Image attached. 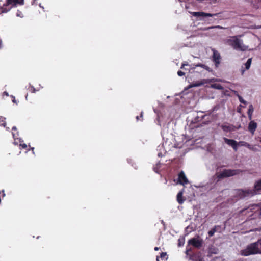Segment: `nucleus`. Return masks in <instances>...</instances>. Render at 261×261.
<instances>
[{
    "mask_svg": "<svg viewBox=\"0 0 261 261\" xmlns=\"http://www.w3.org/2000/svg\"><path fill=\"white\" fill-rule=\"evenodd\" d=\"M261 239L257 241L248 244L246 247L240 251V254L243 256H248L252 255L261 254V249L259 248V244Z\"/></svg>",
    "mask_w": 261,
    "mask_h": 261,
    "instance_id": "obj_1",
    "label": "nucleus"
},
{
    "mask_svg": "<svg viewBox=\"0 0 261 261\" xmlns=\"http://www.w3.org/2000/svg\"><path fill=\"white\" fill-rule=\"evenodd\" d=\"M224 43L237 50L245 51L248 49V47L243 44V40L237 36L230 37L224 41Z\"/></svg>",
    "mask_w": 261,
    "mask_h": 261,
    "instance_id": "obj_2",
    "label": "nucleus"
},
{
    "mask_svg": "<svg viewBox=\"0 0 261 261\" xmlns=\"http://www.w3.org/2000/svg\"><path fill=\"white\" fill-rule=\"evenodd\" d=\"M243 172L240 169H224L220 173H217L216 176L218 180L222 178L238 175Z\"/></svg>",
    "mask_w": 261,
    "mask_h": 261,
    "instance_id": "obj_3",
    "label": "nucleus"
},
{
    "mask_svg": "<svg viewBox=\"0 0 261 261\" xmlns=\"http://www.w3.org/2000/svg\"><path fill=\"white\" fill-rule=\"evenodd\" d=\"M203 244V240L199 236H196L188 240V244L196 248H201Z\"/></svg>",
    "mask_w": 261,
    "mask_h": 261,
    "instance_id": "obj_4",
    "label": "nucleus"
},
{
    "mask_svg": "<svg viewBox=\"0 0 261 261\" xmlns=\"http://www.w3.org/2000/svg\"><path fill=\"white\" fill-rule=\"evenodd\" d=\"M212 51L213 52V60L215 62L216 66L218 67L221 60L220 54L214 48H212Z\"/></svg>",
    "mask_w": 261,
    "mask_h": 261,
    "instance_id": "obj_5",
    "label": "nucleus"
},
{
    "mask_svg": "<svg viewBox=\"0 0 261 261\" xmlns=\"http://www.w3.org/2000/svg\"><path fill=\"white\" fill-rule=\"evenodd\" d=\"M191 14L195 17H213V16H218L220 13H215V14H211V13H205L203 12H192Z\"/></svg>",
    "mask_w": 261,
    "mask_h": 261,
    "instance_id": "obj_6",
    "label": "nucleus"
},
{
    "mask_svg": "<svg viewBox=\"0 0 261 261\" xmlns=\"http://www.w3.org/2000/svg\"><path fill=\"white\" fill-rule=\"evenodd\" d=\"M224 140L227 144L231 146L235 151L237 150L238 143L237 141L234 140L227 139L226 138H224Z\"/></svg>",
    "mask_w": 261,
    "mask_h": 261,
    "instance_id": "obj_7",
    "label": "nucleus"
},
{
    "mask_svg": "<svg viewBox=\"0 0 261 261\" xmlns=\"http://www.w3.org/2000/svg\"><path fill=\"white\" fill-rule=\"evenodd\" d=\"M179 182L181 185H185L188 183V180L183 171H181L178 175Z\"/></svg>",
    "mask_w": 261,
    "mask_h": 261,
    "instance_id": "obj_8",
    "label": "nucleus"
},
{
    "mask_svg": "<svg viewBox=\"0 0 261 261\" xmlns=\"http://www.w3.org/2000/svg\"><path fill=\"white\" fill-rule=\"evenodd\" d=\"M245 198L252 197L256 195L254 189H244Z\"/></svg>",
    "mask_w": 261,
    "mask_h": 261,
    "instance_id": "obj_9",
    "label": "nucleus"
},
{
    "mask_svg": "<svg viewBox=\"0 0 261 261\" xmlns=\"http://www.w3.org/2000/svg\"><path fill=\"white\" fill-rule=\"evenodd\" d=\"M253 189L256 194H259L261 192V179L255 182Z\"/></svg>",
    "mask_w": 261,
    "mask_h": 261,
    "instance_id": "obj_10",
    "label": "nucleus"
},
{
    "mask_svg": "<svg viewBox=\"0 0 261 261\" xmlns=\"http://www.w3.org/2000/svg\"><path fill=\"white\" fill-rule=\"evenodd\" d=\"M257 127V123L254 121H251L249 123L248 130L252 134H254V132Z\"/></svg>",
    "mask_w": 261,
    "mask_h": 261,
    "instance_id": "obj_11",
    "label": "nucleus"
},
{
    "mask_svg": "<svg viewBox=\"0 0 261 261\" xmlns=\"http://www.w3.org/2000/svg\"><path fill=\"white\" fill-rule=\"evenodd\" d=\"M235 194L236 197L243 199L245 198L244 189H237L235 190Z\"/></svg>",
    "mask_w": 261,
    "mask_h": 261,
    "instance_id": "obj_12",
    "label": "nucleus"
},
{
    "mask_svg": "<svg viewBox=\"0 0 261 261\" xmlns=\"http://www.w3.org/2000/svg\"><path fill=\"white\" fill-rule=\"evenodd\" d=\"M218 249L214 247L211 246L208 249V256H211L212 254H216L218 253Z\"/></svg>",
    "mask_w": 261,
    "mask_h": 261,
    "instance_id": "obj_13",
    "label": "nucleus"
},
{
    "mask_svg": "<svg viewBox=\"0 0 261 261\" xmlns=\"http://www.w3.org/2000/svg\"><path fill=\"white\" fill-rule=\"evenodd\" d=\"M252 3L253 6L256 8L261 7V0H252Z\"/></svg>",
    "mask_w": 261,
    "mask_h": 261,
    "instance_id": "obj_14",
    "label": "nucleus"
},
{
    "mask_svg": "<svg viewBox=\"0 0 261 261\" xmlns=\"http://www.w3.org/2000/svg\"><path fill=\"white\" fill-rule=\"evenodd\" d=\"M182 194V191H180L177 195V200L180 204L182 203L184 201V200L181 198Z\"/></svg>",
    "mask_w": 261,
    "mask_h": 261,
    "instance_id": "obj_15",
    "label": "nucleus"
},
{
    "mask_svg": "<svg viewBox=\"0 0 261 261\" xmlns=\"http://www.w3.org/2000/svg\"><path fill=\"white\" fill-rule=\"evenodd\" d=\"M204 84V82H197L195 83H193L189 85L188 88H191L192 87H198L201 86Z\"/></svg>",
    "mask_w": 261,
    "mask_h": 261,
    "instance_id": "obj_16",
    "label": "nucleus"
},
{
    "mask_svg": "<svg viewBox=\"0 0 261 261\" xmlns=\"http://www.w3.org/2000/svg\"><path fill=\"white\" fill-rule=\"evenodd\" d=\"M220 227L219 226H215L214 227L208 232V236L212 237L214 233L217 231V228Z\"/></svg>",
    "mask_w": 261,
    "mask_h": 261,
    "instance_id": "obj_17",
    "label": "nucleus"
},
{
    "mask_svg": "<svg viewBox=\"0 0 261 261\" xmlns=\"http://www.w3.org/2000/svg\"><path fill=\"white\" fill-rule=\"evenodd\" d=\"M13 132H12V135L13 136V138L15 139L16 137L18 136V132L17 130V128L16 126H13L12 128Z\"/></svg>",
    "mask_w": 261,
    "mask_h": 261,
    "instance_id": "obj_18",
    "label": "nucleus"
},
{
    "mask_svg": "<svg viewBox=\"0 0 261 261\" xmlns=\"http://www.w3.org/2000/svg\"><path fill=\"white\" fill-rule=\"evenodd\" d=\"M211 87L214 89L222 90L223 89V87L219 84H212Z\"/></svg>",
    "mask_w": 261,
    "mask_h": 261,
    "instance_id": "obj_19",
    "label": "nucleus"
},
{
    "mask_svg": "<svg viewBox=\"0 0 261 261\" xmlns=\"http://www.w3.org/2000/svg\"><path fill=\"white\" fill-rule=\"evenodd\" d=\"M0 125L6 127V118L3 116H0Z\"/></svg>",
    "mask_w": 261,
    "mask_h": 261,
    "instance_id": "obj_20",
    "label": "nucleus"
},
{
    "mask_svg": "<svg viewBox=\"0 0 261 261\" xmlns=\"http://www.w3.org/2000/svg\"><path fill=\"white\" fill-rule=\"evenodd\" d=\"M252 59L251 58H249L248 59L247 62L245 64V68L246 69H249L251 64Z\"/></svg>",
    "mask_w": 261,
    "mask_h": 261,
    "instance_id": "obj_21",
    "label": "nucleus"
},
{
    "mask_svg": "<svg viewBox=\"0 0 261 261\" xmlns=\"http://www.w3.org/2000/svg\"><path fill=\"white\" fill-rule=\"evenodd\" d=\"M195 66L196 67H201L205 69V70H207L208 71H210V68L208 66H207L204 65V64H198L197 65H195Z\"/></svg>",
    "mask_w": 261,
    "mask_h": 261,
    "instance_id": "obj_22",
    "label": "nucleus"
},
{
    "mask_svg": "<svg viewBox=\"0 0 261 261\" xmlns=\"http://www.w3.org/2000/svg\"><path fill=\"white\" fill-rule=\"evenodd\" d=\"M213 28L223 29V27H221V26H220V25L211 26V27H207V28H203V29H202V30H203V31H206V30H208L209 29H213Z\"/></svg>",
    "mask_w": 261,
    "mask_h": 261,
    "instance_id": "obj_23",
    "label": "nucleus"
},
{
    "mask_svg": "<svg viewBox=\"0 0 261 261\" xmlns=\"http://www.w3.org/2000/svg\"><path fill=\"white\" fill-rule=\"evenodd\" d=\"M178 246H182L185 244V239L184 238L179 239L178 240Z\"/></svg>",
    "mask_w": 261,
    "mask_h": 261,
    "instance_id": "obj_24",
    "label": "nucleus"
},
{
    "mask_svg": "<svg viewBox=\"0 0 261 261\" xmlns=\"http://www.w3.org/2000/svg\"><path fill=\"white\" fill-rule=\"evenodd\" d=\"M238 98L240 102L244 104H246L247 103L246 101H245L240 95H238Z\"/></svg>",
    "mask_w": 261,
    "mask_h": 261,
    "instance_id": "obj_25",
    "label": "nucleus"
},
{
    "mask_svg": "<svg viewBox=\"0 0 261 261\" xmlns=\"http://www.w3.org/2000/svg\"><path fill=\"white\" fill-rule=\"evenodd\" d=\"M177 74L179 76H182L184 75L185 74V73L181 71H178L177 72Z\"/></svg>",
    "mask_w": 261,
    "mask_h": 261,
    "instance_id": "obj_26",
    "label": "nucleus"
},
{
    "mask_svg": "<svg viewBox=\"0 0 261 261\" xmlns=\"http://www.w3.org/2000/svg\"><path fill=\"white\" fill-rule=\"evenodd\" d=\"M167 255V253L166 252H162L160 254V257L163 258L165 257Z\"/></svg>",
    "mask_w": 261,
    "mask_h": 261,
    "instance_id": "obj_27",
    "label": "nucleus"
},
{
    "mask_svg": "<svg viewBox=\"0 0 261 261\" xmlns=\"http://www.w3.org/2000/svg\"><path fill=\"white\" fill-rule=\"evenodd\" d=\"M244 146L247 147L249 149H252L251 145L248 143H244Z\"/></svg>",
    "mask_w": 261,
    "mask_h": 261,
    "instance_id": "obj_28",
    "label": "nucleus"
},
{
    "mask_svg": "<svg viewBox=\"0 0 261 261\" xmlns=\"http://www.w3.org/2000/svg\"><path fill=\"white\" fill-rule=\"evenodd\" d=\"M252 111H253V107H252V106L251 105V106H250L249 109L248 110V114H249L250 113H252Z\"/></svg>",
    "mask_w": 261,
    "mask_h": 261,
    "instance_id": "obj_29",
    "label": "nucleus"
},
{
    "mask_svg": "<svg viewBox=\"0 0 261 261\" xmlns=\"http://www.w3.org/2000/svg\"><path fill=\"white\" fill-rule=\"evenodd\" d=\"M20 146L24 149H25L27 147V146L25 144H21Z\"/></svg>",
    "mask_w": 261,
    "mask_h": 261,
    "instance_id": "obj_30",
    "label": "nucleus"
},
{
    "mask_svg": "<svg viewBox=\"0 0 261 261\" xmlns=\"http://www.w3.org/2000/svg\"><path fill=\"white\" fill-rule=\"evenodd\" d=\"M30 88H31V91L32 92H35V88H34V87L31 86Z\"/></svg>",
    "mask_w": 261,
    "mask_h": 261,
    "instance_id": "obj_31",
    "label": "nucleus"
},
{
    "mask_svg": "<svg viewBox=\"0 0 261 261\" xmlns=\"http://www.w3.org/2000/svg\"><path fill=\"white\" fill-rule=\"evenodd\" d=\"M191 249L187 248L186 251V254L188 255L189 253V252L191 251Z\"/></svg>",
    "mask_w": 261,
    "mask_h": 261,
    "instance_id": "obj_32",
    "label": "nucleus"
},
{
    "mask_svg": "<svg viewBox=\"0 0 261 261\" xmlns=\"http://www.w3.org/2000/svg\"><path fill=\"white\" fill-rule=\"evenodd\" d=\"M189 64L187 62H185L184 63H182V66H188Z\"/></svg>",
    "mask_w": 261,
    "mask_h": 261,
    "instance_id": "obj_33",
    "label": "nucleus"
},
{
    "mask_svg": "<svg viewBox=\"0 0 261 261\" xmlns=\"http://www.w3.org/2000/svg\"><path fill=\"white\" fill-rule=\"evenodd\" d=\"M244 143H246L245 142H243V141H241L239 142V143L242 145V146H244Z\"/></svg>",
    "mask_w": 261,
    "mask_h": 261,
    "instance_id": "obj_34",
    "label": "nucleus"
},
{
    "mask_svg": "<svg viewBox=\"0 0 261 261\" xmlns=\"http://www.w3.org/2000/svg\"><path fill=\"white\" fill-rule=\"evenodd\" d=\"M12 97H13V100H12L13 102L14 103H17L16 100H15V97L14 96H13Z\"/></svg>",
    "mask_w": 261,
    "mask_h": 261,
    "instance_id": "obj_35",
    "label": "nucleus"
},
{
    "mask_svg": "<svg viewBox=\"0 0 261 261\" xmlns=\"http://www.w3.org/2000/svg\"><path fill=\"white\" fill-rule=\"evenodd\" d=\"M233 92H234L235 95H237L238 97V95H239L237 91H233Z\"/></svg>",
    "mask_w": 261,
    "mask_h": 261,
    "instance_id": "obj_36",
    "label": "nucleus"
},
{
    "mask_svg": "<svg viewBox=\"0 0 261 261\" xmlns=\"http://www.w3.org/2000/svg\"><path fill=\"white\" fill-rule=\"evenodd\" d=\"M197 261H204L203 258H199Z\"/></svg>",
    "mask_w": 261,
    "mask_h": 261,
    "instance_id": "obj_37",
    "label": "nucleus"
},
{
    "mask_svg": "<svg viewBox=\"0 0 261 261\" xmlns=\"http://www.w3.org/2000/svg\"><path fill=\"white\" fill-rule=\"evenodd\" d=\"M212 81H220V80H218V79H213L212 80Z\"/></svg>",
    "mask_w": 261,
    "mask_h": 261,
    "instance_id": "obj_38",
    "label": "nucleus"
},
{
    "mask_svg": "<svg viewBox=\"0 0 261 261\" xmlns=\"http://www.w3.org/2000/svg\"><path fill=\"white\" fill-rule=\"evenodd\" d=\"M2 193H3V196H5V192H4V190H2Z\"/></svg>",
    "mask_w": 261,
    "mask_h": 261,
    "instance_id": "obj_39",
    "label": "nucleus"
},
{
    "mask_svg": "<svg viewBox=\"0 0 261 261\" xmlns=\"http://www.w3.org/2000/svg\"><path fill=\"white\" fill-rule=\"evenodd\" d=\"M159 248L158 247H155L154 248V250H155V251H158V250H159Z\"/></svg>",
    "mask_w": 261,
    "mask_h": 261,
    "instance_id": "obj_40",
    "label": "nucleus"
},
{
    "mask_svg": "<svg viewBox=\"0 0 261 261\" xmlns=\"http://www.w3.org/2000/svg\"><path fill=\"white\" fill-rule=\"evenodd\" d=\"M37 0H33V2H32V4H35V1H36Z\"/></svg>",
    "mask_w": 261,
    "mask_h": 261,
    "instance_id": "obj_41",
    "label": "nucleus"
},
{
    "mask_svg": "<svg viewBox=\"0 0 261 261\" xmlns=\"http://www.w3.org/2000/svg\"><path fill=\"white\" fill-rule=\"evenodd\" d=\"M259 214V215H261V205H260V207Z\"/></svg>",
    "mask_w": 261,
    "mask_h": 261,
    "instance_id": "obj_42",
    "label": "nucleus"
},
{
    "mask_svg": "<svg viewBox=\"0 0 261 261\" xmlns=\"http://www.w3.org/2000/svg\"><path fill=\"white\" fill-rule=\"evenodd\" d=\"M4 94H5V95H6L7 96L8 95V93L7 92H4Z\"/></svg>",
    "mask_w": 261,
    "mask_h": 261,
    "instance_id": "obj_43",
    "label": "nucleus"
},
{
    "mask_svg": "<svg viewBox=\"0 0 261 261\" xmlns=\"http://www.w3.org/2000/svg\"><path fill=\"white\" fill-rule=\"evenodd\" d=\"M142 115H143V112H142L141 113V117H142Z\"/></svg>",
    "mask_w": 261,
    "mask_h": 261,
    "instance_id": "obj_44",
    "label": "nucleus"
},
{
    "mask_svg": "<svg viewBox=\"0 0 261 261\" xmlns=\"http://www.w3.org/2000/svg\"><path fill=\"white\" fill-rule=\"evenodd\" d=\"M156 261H159V257H156Z\"/></svg>",
    "mask_w": 261,
    "mask_h": 261,
    "instance_id": "obj_45",
    "label": "nucleus"
},
{
    "mask_svg": "<svg viewBox=\"0 0 261 261\" xmlns=\"http://www.w3.org/2000/svg\"><path fill=\"white\" fill-rule=\"evenodd\" d=\"M184 67H185V66H182V65L180 68H181V69H182Z\"/></svg>",
    "mask_w": 261,
    "mask_h": 261,
    "instance_id": "obj_46",
    "label": "nucleus"
},
{
    "mask_svg": "<svg viewBox=\"0 0 261 261\" xmlns=\"http://www.w3.org/2000/svg\"><path fill=\"white\" fill-rule=\"evenodd\" d=\"M136 119H137V120H138V119H139V117H138V116H137V117H136Z\"/></svg>",
    "mask_w": 261,
    "mask_h": 261,
    "instance_id": "obj_47",
    "label": "nucleus"
},
{
    "mask_svg": "<svg viewBox=\"0 0 261 261\" xmlns=\"http://www.w3.org/2000/svg\"><path fill=\"white\" fill-rule=\"evenodd\" d=\"M6 128H7V129H8V130H9V127H7Z\"/></svg>",
    "mask_w": 261,
    "mask_h": 261,
    "instance_id": "obj_48",
    "label": "nucleus"
}]
</instances>
